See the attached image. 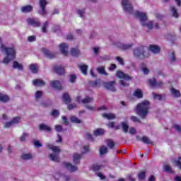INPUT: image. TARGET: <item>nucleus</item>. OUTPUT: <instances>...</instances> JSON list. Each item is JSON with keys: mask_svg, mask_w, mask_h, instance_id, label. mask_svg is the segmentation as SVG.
<instances>
[{"mask_svg": "<svg viewBox=\"0 0 181 181\" xmlns=\"http://www.w3.org/2000/svg\"><path fill=\"white\" fill-rule=\"evenodd\" d=\"M171 62H176V54L175 51H173L170 56Z\"/></svg>", "mask_w": 181, "mask_h": 181, "instance_id": "53", "label": "nucleus"}, {"mask_svg": "<svg viewBox=\"0 0 181 181\" xmlns=\"http://www.w3.org/2000/svg\"><path fill=\"white\" fill-rule=\"evenodd\" d=\"M29 69L34 74H36V73H37V67H36V65L30 64L29 65Z\"/></svg>", "mask_w": 181, "mask_h": 181, "instance_id": "37", "label": "nucleus"}, {"mask_svg": "<svg viewBox=\"0 0 181 181\" xmlns=\"http://www.w3.org/2000/svg\"><path fill=\"white\" fill-rule=\"evenodd\" d=\"M106 144L108 148H112V147L115 146L114 141H112V140H107Z\"/></svg>", "mask_w": 181, "mask_h": 181, "instance_id": "46", "label": "nucleus"}, {"mask_svg": "<svg viewBox=\"0 0 181 181\" xmlns=\"http://www.w3.org/2000/svg\"><path fill=\"white\" fill-rule=\"evenodd\" d=\"M136 131L134 127L129 129V134H132V135H134V134H136Z\"/></svg>", "mask_w": 181, "mask_h": 181, "instance_id": "63", "label": "nucleus"}, {"mask_svg": "<svg viewBox=\"0 0 181 181\" xmlns=\"http://www.w3.org/2000/svg\"><path fill=\"white\" fill-rule=\"evenodd\" d=\"M117 69V65L115 64H112L109 67V70L112 71Z\"/></svg>", "mask_w": 181, "mask_h": 181, "instance_id": "62", "label": "nucleus"}, {"mask_svg": "<svg viewBox=\"0 0 181 181\" xmlns=\"http://www.w3.org/2000/svg\"><path fill=\"white\" fill-rule=\"evenodd\" d=\"M116 59L117 60V62H119V63L122 65L124 66V59L119 57H117Z\"/></svg>", "mask_w": 181, "mask_h": 181, "instance_id": "57", "label": "nucleus"}, {"mask_svg": "<svg viewBox=\"0 0 181 181\" xmlns=\"http://www.w3.org/2000/svg\"><path fill=\"white\" fill-rule=\"evenodd\" d=\"M122 127L124 132H128V128H129V126H128V123L123 122L122 124Z\"/></svg>", "mask_w": 181, "mask_h": 181, "instance_id": "42", "label": "nucleus"}, {"mask_svg": "<svg viewBox=\"0 0 181 181\" xmlns=\"http://www.w3.org/2000/svg\"><path fill=\"white\" fill-rule=\"evenodd\" d=\"M28 42H35V40H36V36H35V35L28 36Z\"/></svg>", "mask_w": 181, "mask_h": 181, "instance_id": "52", "label": "nucleus"}, {"mask_svg": "<svg viewBox=\"0 0 181 181\" xmlns=\"http://www.w3.org/2000/svg\"><path fill=\"white\" fill-rule=\"evenodd\" d=\"M107 152H108V149L107 148V147L103 146L100 148V153L101 155H105V153H107Z\"/></svg>", "mask_w": 181, "mask_h": 181, "instance_id": "44", "label": "nucleus"}, {"mask_svg": "<svg viewBox=\"0 0 181 181\" xmlns=\"http://www.w3.org/2000/svg\"><path fill=\"white\" fill-rule=\"evenodd\" d=\"M0 50L4 52L7 56L4 57L3 60L4 64H8L11 60H15V59H16V49H15L14 47H5V45L1 44Z\"/></svg>", "mask_w": 181, "mask_h": 181, "instance_id": "1", "label": "nucleus"}, {"mask_svg": "<svg viewBox=\"0 0 181 181\" xmlns=\"http://www.w3.org/2000/svg\"><path fill=\"white\" fill-rule=\"evenodd\" d=\"M50 86L53 88H56L57 90H63V87H62V83L59 81H52L50 82Z\"/></svg>", "mask_w": 181, "mask_h": 181, "instance_id": "19", "label": "nucleus"}, {"mask_svg": "<svg viewBox=\"0 0 181 181\" xmlns=\"http://www.w3.org/2000/svg\"><path fill=\"white\" fill-rule=\"evenodd\" d=\"M102 116L106 119H114L115 118V115L112 113H105Z\"/></svg>", "mask_w": 181, "mask_h": 181, "instance_id": "29", "label": "nucleus"}, {"mask_svg": "<svg viewBox=\"0 0 181 181\" xmlns=\"http://www.w3.org/2000/svg\"><path fill=\"white\" fill-rule=\"evenodd\" d=\"M134 16L136 18H139L140 19V22L142 25V26H146L148 29V30H151V29H153V21H149L148 23H145L146 21H148V16H146V13L136 11L134 13Z\"/></svg>", "mask_w": 181, "mask_h": 181, "instance_id": "2", "label": "nucleus"}, {"mask_svg": "<svg viewBox=\"0 0 181 181\" xmlns=\"http://www.w3.org/2000/svg\"><path fill=\"white\" fill-rule=\"evenodd\" d=\"M21 158L24 160H28V159H32L33 158V156H32V154L30 153H25L21 156Z\"/></svg>", "mask_w": 181, "mask_h": 181, "instance_id": "35", "label": "nucleus"}, {"mask_svg": "<svg viewBox=\"0 0 181 181\" xmlns=\"http://www.w3.org/2000/svg\"><path fill=\"white\" fill-rule=\"evenodd\" d=\"M71 122H75V124H81V120L80 119L76 117V116L71 117Z\"/></svg>", "mask_w": 181, "mask_h": 181, "instance_id": "39", "label": "nucleus"}, {"mask_svg": "<svg viewBox=\"0 0 181 181\" xmlns=\"http://www.w3.org/2000/svg\"><path fill=\"white\" fill-rule=\"evenodd\" d=\"M170 11L174 18H179V13H177V10L176 9V7H175V6H172L170 7Z\"/></svg>", "mask_w": 181, "mask_h": 181, "instance_id": "30", "label": "nucleus"}, {"mask_svg": "<svg viewBox=\"0 0 181 181\" xmlns=\"http://www.w3.org/2000/svg\"><path fill=\"white\" fill-rule=\"evenodd\" d=\"M133 54L136 59H146L149 57V53L145 51V46L141 45L133 50Z\"/></svg>", "mask_w": 181, "mask_h": 181, "instance_id": "4", "label": "nucleus"}, {"mask_svg": "<svg viewBox=\"0 0 181 181\" xmlns=\"http://www.w3.org/2000/svg\"><path fill=\"white\" fill-rule=\"evenodd\" d=\"M80 159H81V155L78 153H74L73 155V162L75 165H78L80 163Z\"/></svg>", "mask_w": 181, "mask_h": 181, "instance_id": "22", "label": "nucleus"}, {"mask_svg": "<svg viewBox=\"0 0 181 181\" xmlns=\"http://www.w3.org/2000/svg\"><path fill=\"white\" fill-rule=\"evenodd\" d=\"M64 166L68 169L69 172H76V170H77V166L73 165L70 163H64Z\"/></svg>", "mask_w": 181, "mask_h": 181, "instance_id": "20", "label": "nucleus"}, {"mask_svg": "<svg viewBox=\"0 0 181 181\" xmlns=\"http://www.w3.org/2000/svg\"><path fill=\"white\" fill-rule=\"evenodd\" d=\"M27 136H28V134L24 133V134L21 136V141H25V138H27Z\"/></svg>", "mask_w": 181, "mask_h": 181, "instance_id": "64", "label": "nucleus"}, {"mask_svg": "<svg viewBox=\"0 0 181 181\" xmlns=\"http://www.w3.org/2000/svg\"><path fill=\"white\" fill-rule=\"evenodd\" d=\"M41 51L45 54V57L48 59H54V57H56V54L52 53L47 48H42Z\"/></svg>", "mask_w": 181, "mask_h": 181, "instance_id": "14", "label": "nucleus"}, {"mask_svg": "<svg viewBox=\"0 0 181 181\" xmlns=\"http://www.w3.org/2000/svg\"><path fill=\"white\" fill-rule=\"evenodd\" d=\"M62 98L65 103V104H69V103H71V98H70V96L69 95V93H64Z\"/></svg>", "mask_w": 181, "mask_h": 181, "instance_id": "27", "label": "nucleus"}, {"mask_svg": "<svg viewBox=\"0 0 181 181\" xmlns=\"http://www.w3.org/2000/svg\"><path fill=\"white\" fill-rule=\"evenodd\" d=\"M116 81H111L109 82H105L104 83V86L105 87V88H107V90H112V91H115V84H116Z\"/></svg>", "mask_w": 181, "mask_h": 181, "instance_id": "16", "label": "nucleus"}, {"mask_svg": "<svg viewBox=\"0 0 181 181\" xmlns=\"http://www.w3.org/2000/svg\"><path fill=\"white\" fill-rule=\"evenodd\" d=\"M153 97L154 100H162V95H156L155 93H153Z\"/></svg>", "mask_w": 181, "mask_h": 181, "instance_id": "59", "label": "nucleus"}, {"mask_svg": "<svg viewBox=\"0 0 181 181\" xmlns=\"http://www.w3.org/2000/svg\"><path fill=\"white\" fill-rule=\"evenodd\" d=\"M53 70L54 73H57V74H59V76H63L66 73L64 70V66L62 65H55L53 67Z\"/></svg>", "mask_w": 181, "mask_h": 181, "instance_id": "11", "label": "nucleus"}, {"mask_svg": "<svg viewBox=\"0 0 181 181\" xmlns=\"http://www.w3.org/2000/svg\"><path fill=\"white\" fill-rule=\"evenodd\" d=\"M150 87H163V83L162 81H156V78H153L148 80Z\"/></svg>", "mask_w": 181, "mask_h": 181, "instance_id": "8", "label": "nucleus"}, {"mask_svg": "<svg viewBox=\"0 0 181 181\" xmlns=\"http://www.w3.org/2000/svg\"><path fill=\"white\" fill-rule=\"evenodd\" d=\"M105 133V131L103 129H98L94 131V135L96 136H100V135H104Z\"/></svg>", "mask_w": 181, "mask_h": 181, "instance_id": "33", "label": "nucleus"}, {"mask_svg": "<svg viewBox=\"0 0 181 181\" xmlns=\"http://www.w3.org/2000/svg\"><path fill=\"white\" fill-rule=\"evenodd\" d=\"M42 91H37L35 93V98L36 100H39V98H40V97H42Z\"/></svg>", "mask_w": 181, "mask_h": 181, "instance_id": "56", "label": "nucleus"}, {"mask_svg": "<svg viewBox=\"0 0 181 181\" xmlns=\"http://www.w3.org/2000/svg\"><path fill=\"white\" fill-rule=\"evenodd\" d=\"M142 141L143 142H144V144H152V141H151L148 137L146 136H144L142 138Z\"/></svg>", "mask_w": 181, "mask_h": 181, "instance_id": "48", "label": "nucleus"}, {"mask_svg": "<svg viewBox=\"0 0 181 181\" xmlns=\"http://www.w3.org/2000/svg\"><path fill=\"white\" fill-rule=\"evenodd\" d=\"M122 5L124 12H127V13H130L131 15L134 13V7H132V4L129 0H122Z\"/></svg>", "mask_w": 181, "mask_h": 181, "instance_id": "6", "label": "nucleus"}, {"mask_svg": "<svg viewBox=\"0 0 181 181\" xmlns=\"http://www.w3.org/2000/svg\"><path fill=\"white\" fill-rule=\"evenodd\" d=\"M60 113L59 112V110H54L52 112V117H59V115Z\"/></svg>", "mask_w": 181, "mask_h": 181, "instance_id": "55", "label": "nucleus"}, {"mask_svg": "<svg viewBox=\"0 0 181 181\" xmlns=\"http://www.w3.org/2000/svg\"><path fill=\"white\" fill-rule=\"evenodd\" d=\"M98 73H100V74H103V76H108V74L105 72V67L100 66L97 68Z\"/></svg>", "mask_w": 181, "mask_h": 181, "instance_id": "32", "label": "nucleus"}, {"mask_svg": "<svg viewBox=\"0 0 181 181\" xmlns=\"http://www.w3.org/2000/svg\"><path fill=\"white\" fill-rule=\"evenodd\" d=\"M181 157H179L177 160H175L173 161V165H175V166H177L179 168V169L181 170Z\"/></svg>", "mask_w": 181, "mask_h": 181, "instance_id": "38", "label": "nucleus"}, {"mask_svg": "<svg viewBox=\"0 0 181 181\" xmlns=\"http://www.w3.org/2000/svg\"><path fill=\"white\" fill-rule=\"evenodd\" d=\"M34 145L36 146V148H40V146H42V144L37 140L34 141Z\"/></svg>", "mask_w": 181, "mask_h": 181, "instance_id": "58", "label": "nucleus"}, {"mask_svg": "<svg viewBox=\"0 0 181 181\" xmlns=\"http://www.w3.org/2000/svg\"><path fill=\"white\" fill-rule=\"evenodd\" d=\"M13 69H18V70H23V65L19 64L17 61L13 62Z\"/></svg>", "mask_w": 181, "mask_h": 181, "instance_id": "26", "label": "nucleus"}, {"mask_svg": "<svg viewBox=\"0 0 181 181\" xmlns=\"http://www.w3.org/2000/svg\"><path fill=\"white\" fill-rule=\"evenodd\" d=\"M93 98L86 96L84 99L81 100V96H77L76 97V101L78 103H82V104H89V103H93Z\"/></svg>", "mask_w": 181, "mask_h": 181, "instance_id": "13", "label": "nucleus"}, {"mask_svg": "<svg viewBox=\"0 0 181 181\" xmlns=\"http://www.w3.org/2000/svg\"><path fill=\"white\" fill-rule=\"evenodd\" d=\"M79 69H80L82 74L87 76V70H88V66L85 65V64L81 65V66H79Z\"/></svg>", "mask_w": 181, "mask_h": 181, "instance_id": "25", "label": "nucleus"}, {"mask_svg": "<svg viewBox=\"0 0 181 181\" xmlns=\"http://www.w3.org/2000/svg\"><path fill=\"white\" fill-rule=\"evenodd\" d=\"M71 54L74 57H78V56H80V49H78V48L71 49Z\"/></svg>", "mask_w": 181, "mask_h": 181, "instance_id": "23", "label": "nucleus"}, {"mask_svg": "<svg viewBox=\"0 0 181 181\" xmlns=\"http://www.w3.org/2000/svg\"><path fill=\"white\" fill-rule=\"evenodd\" d=\"M148 49L150 52H151L154 54H158V53H160V48L158 45H150Z\"/></svg>", "mask_w": 181, "mask_h": 181, "instance_id": "18", "label": "nucleus"}, {"mask_svg": "<svg viewBox=\"0 0 181 181\" xmlns=\"http://www.w3.org/2000/svg\"><path fill=\"white\" fill-rule=\"evenodd\" d=\"M55 129H56V131H57L58 132H62L63 128L62 127L61 125H57V126H55Z\"/></svg>", "mask_w": 181, "mask_h": 181, "instance_id": "61", "label": "nucleus"}, {"mask_svg": "<svg viewBox=\"0 0 181 181\" xmlns=\"http://www.w3.org/2000/svg\"><path fill=\"white\" fill-rule=\"evenodd\" d=\"M109 128H114L115 129H119V126H115V123L110 122L107 124Z\"/></svg>", "mask_w": 181, "mask_h": 181, "instance_id": "45", "label": "nucleus"}, {"mask_svg": "<svg viewBox=\"0 0 181 181\" xmlns=\"http://www.w3.org/2000/svg\"><path fill=\"white\" fill-rule=\"evenodd\" d=\"M59 49L62 54L64 56H68L69 54V45L66 43H62L59 45Z\"/></svg>", "mask_w": 181, "mask_h": 181, "instance_id": "15", "label": "nucleus"}, {"mask_svg": "<svg viewBox=\"0 0 181 181\" xmlns=\"http://www.w3.org/2000/svg\"><path fill=\"white\" fill-rule=\"evenodd\" d=\"M49 26V21H45L41 28L42 33H47V28Z\"/></svg>", "mask_w": 181, "mask_h": 181, "instance_id": "34", "label": "nucleus"}, {"mask_svg": "<svg viewBox=\"0 0 181 181\" xmlns=\"http://www.w3.org/2000/svg\"><path fill=\"white\" fill-rule=\"evenodd\" d=\"M132 46H134L133 44H128V45H125V44H121L119 47V49H121L122 50H128V49H131V47H132Z\"/></svg>", "mask_w": 181, "mask_h": 181, "instance_id": "28", "label": "nucleus"}, {"mask_svg": "<svg viewBox=\"0 0 181 181\" xmlns=\"http://www.w3.org/2000/svg\"><path fill=\"white\" fill-rule=\"evenodd\" d=\"M164 169L165 172H172V168L170 167V165H165Z\"/></svg>", "mask_w": 181, "mask_h": 181, "instance_id": "60", "label": "nucleus"}, {"mask_svg": "<svg viewBox=\"0 0 181 181\" xmlns=\"http://www.w3.org/2000/svg\"><path fill=\"white\" fill-rule=\"evenodd\" d=\"M19 122H21V117H14L11 122L5 123L4 127L9 128L10 127H13V125H16V124H19Z\"/></svg>", "mask_w": 181, "mask_h": 181, "instance_id": "12", "label": "nucleus"}, {"mask_svg": "<svg viewBox=\"0 0 181 181\" xmlns=\"http://www.w3.org/2000/svg\"><path fill=\"white\" fill-rule=\"evenodd\" d=\"M172 95H173V97L179 98V97H180L181 95H180V92H179V91H173Z\"/></svg>", "mask_w": 181, "mask_h": 181, "instance_id": "49", "label": "nucleus"}, {"mask_svg": "<svg viewBox=\"0 0 181 181\" xmlns=\"http://www.w3.org/2000/svg\"><path fill=\"white\" fill-rule=\"evenodd\" d=\"M28 25L33 26L34 28H39L41 25L40 21L39 18H28L27 20Z\"/></svg>", "mask_w": 181, "mask_h": 181, "instance_id": "9", "label": "nucleus"}, {"mask_svg": "<svg viewBox=\"0 0 181 181\" xmlns=\"http://www.w3.org/2000/svg\"><path fill=\"white\" fill-rule=\"evenodd\" d=\"M76 80H77V76L75 74H71L69 76V81L70 83H76Z\"/></svg>", "mask_w": 181, "mask_h": 181, "instance_id": "43", "label": "nucleus"}, {"mask_svg": "<svg viewBox=\"0 0 181 181\" xmlns=\"http://www.w3.org/2000/svg\"><path fill=\"white\" fill-rule=\"evenodd\" d=\"M0 101L1 103H8L9 101V96L0 93Z\"/></svg>", "mask_w": 181, "mask_h": 181, "instance_id": "24", "label": "nucleus"}, {"mask_svg": "<svg viewBox=\"0 0 181 181\" xmlns=\"http://www.w3.org/2000/svg\"><path fill=\"white\" fill-rule=\"evenodd\" d=\"M138 177L139 180H144V179H145V172L144 171L140 172L138 175Z\"/></svg>", "mask_w": 181, "mask_h": 181, "instance_id": "47", "label": "nucleus"}, {"mask_svg": "<svg viewBox=\"0 0 181 181\" xmlns=\"http://www.w3.org/2000/svg\"><path fill=\"white\" fill-rule=\"evenodd\" d=\"M116 77H117V78H122L127 81H131V80H132V76H130L129 75L124 73L122 71H117Z\"/></svg>", "mask_w": 181, "mask_h": 181, "instance_id": "7", "label": "nucleus"}, {"mask_svg": "<svg viewBox=\"0 0 181 181\" xmlns=\"http://www.w3.org/2000/svg\"><path fill=\"white\" fill-rule=\"evenodd\" d=\"M134 97H136V98H142L144 97V93H142V91H135L133 93Z\"/></svg>", "mask_w": 181, "mask_h": 181, "instance_id": "36", "label": "nucleus"}, {"mask_svg": "<svg viewBox=\"0 0 181 181\" xmlns=\"http://www.w3.org/2000/svg\"><path fill=\"white\" fill-rule=\"evenodd\" d=\"M149 101L148 100H144L143 102H141V103H139L137 105L136 107V113L138 114V115H139V117H141V118H145V117H146V114H148V110H149Z\"/></svg>", "mask_w": 181, "mask_h": 181, "instance_id": "3", "label": "nucleus"}, {"mask_svg": "<svg viewBox=\"0 0 181 181\" xmlns=\"http://www.w3.org/2000/svg\"><path fill=\"white\" fill-rule=\"evenodd\" d=\"M47 5V1L46 0H40V6L41 8V11L39 12L40 15L45 16L47 13L46 12V6Z\"/></svg>", "mask_w": 181, "mask_h": 181, "instance_id": "10", "label": "nucleus"}, {"mask_svg": "<svg viewBox=\"0 0 181 181\" xmlns=\"http://www.w3.org/2000/svg\"><path fill=\"white\" fill-rule=\"evenodd\" d=\"M119 84L122 85V87H129V83L125 82L124 80L119 81Z\"/></svg>", "mask_w": 181, "mask_h": 181, "instance_id": "50", "label": "nucleus"}, {"mask_svg": "<svg viewBox=\"0 0 181 181\" xmlns=\"http://www.w3.org/2000/svg\"><path fill=\"white\" fill-rule=\"evenodd\" d=\"M40 129H41L42 131H48V132L51 130L50 127L46 124H40Z\"/></svg>", "mask_w": 181, "mask_h": 181, "instance_id": "40", "label": "nucleus"}, {"mask_svg": "<svg viewBox=\"0 0 181 181\" xmlns=\"http://www.w3.org/2000/svg\"><path fill=\"white\" fill-rule=\"evenodd\" d=\"M47 147L54 153L49 155V159L53 160V162H59L60 160L59 158V153H60L61 151L60 147L54 146L53 144H47Z\"/></svg>", "mask_w": 181, "mask_h": 181, "instance_id": "5", "label": "nucleus"}, {"mask_svg": "<svg viewBox=\"0 0 181 181\" xmlns=\"http://www.w3.org/2000/svg\"><path fill=\"white\" fill-rule=\"evenodd\" d=\"M33 11V7L30 5L24 6L21 8V12L24 13H28V12H32Z\"/></svg>", "mask_w": 181, "mask_h": 181, "instance_id": "21", "label": "nucleus"}, {"mask_svg": "<svg viewBox=\"0 0 181 181\" xmlns=\"http://www.w3.org/2000/svg\"><path fill=\"white\" fill-rule=\"evenodd\" d=\"M145 66H146L145 63H141V67H143L141 70L145 74H148L149 73V69L147 67H145Z\"/></svg>", "mask_w": 181, "mask_h": 181, "instance_id": "41", "label": "nucleus"}, {"mask_svg": "<svg viewBox=\"0 0 181 181\" xmlns=\"http://www.w3.org/2000/svg\"><path fill=\"white\" fill-rule=\"evenodd\" d=\"M102 166L99 165H94L92 167L93 170H94V172H97V170H100V169H101Z\"/></svg>", "mask_w": 181, "mask_h": 181, "instance_id": "51", "label": "nucleus"}, {"mask_svg": "<svg viewBox=\"0 0 181 181\" xmlns=\"http://www.w3.org/2000/svg\"><path fill=\"white\" fill-rule=\"evenodd\" d=\"M77 13L78 15L80 16V18H83L84 13H85V10L83 9V10H78L77 11Z\"/></svg>", "mask_w": 181, "mask_h": 181, "instance_id": "54", "label": "nucleus"}, {"mask_svg": "<svg viewBox=\"0 0 181 181\" xmlns=\"http://www.w3.org/2000/svg\"><path fill=\"white\" fill-rule=\"evenodd\" d=\"M89 85L90 87H98L100 86V79L89 81Z\"/></svg>", "mask_w": 181, "mask_h": 181, "instance_id": "31", "label": "nucleus"}, {"mask_svg": "<svg viewBox=\"0 0 181 181\" xmlns=\"http://www.w3.org/2000/svg\"><path fill=\"white\" fill-rule=\"evenodd\" d=\"M33 84L35 87H45L46 86V82L42 79L37 78L33 81Z\"/></svg>", "mask_w": 181, "mask_h": 181, "instance_id": "17", "label": "nucleus"}]
</instances>
